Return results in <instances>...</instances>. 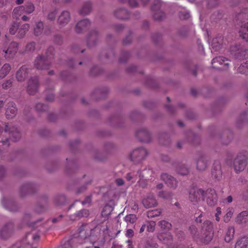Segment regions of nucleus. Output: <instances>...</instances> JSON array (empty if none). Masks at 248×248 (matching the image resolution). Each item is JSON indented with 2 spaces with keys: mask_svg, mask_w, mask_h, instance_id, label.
<instances>
[{
  "mask_svg": "<svg viewBox=\"0 0 248 248\" xmlns=\"http://www.w3.org/2000/svg\"><path fill=\"white\" fill-rule=\"evenodd\" d=\"M54 48L49 47L47 50L45 57L40 56L37 57L34 62L35 68L38 69H48L54 58Z\"/></svg>",
  "mask_w": 248,
  "mask_h": 248,
  "instance_id": "obj_1",
  "label": "nucleus"
},
{
  "mask_svg": "<svg viewBox=\"0 0 248 248\" xmlns=\"http://www.w3.org/2000/svg\"><path fill=\"white\" fill-rule=\"evenodd\" d=\"M115 16L119 19H126L129 18V14L128 11L123 8L118 9L114 12Z\"/></svg>",
  "mask_w": 248,
  "mask_h": 248,
  "instance_id": "obj_24",
  "label": "nucleus"
},
{
  "mask_svg": "<svg viewBox=\"0 0 248 248\" xmlns=\"http://www.w3.org/2000/svg\"><path fill=\"white\" fill-rule=\"evenodd\" d=\"M98 33L95 31H92L89 35L87 39V45L89 46L95 45L98 38Z\"/></svg>",
  "mask_w": 248,
  "mask_h": 248,
  "instance_id": "obj_28",
  "label": "nucleus"
},
{
  "mask_svg": "<svg viewBox=\"0 0 248 248\" xmlns=\"http://www.w3.org/2000/svg\"><path fill=\"white\" fill-rule=\"evenodd\" d=\"M248 153L246 151L240 153L235 158L233 167L236 172L238 173L243 171L247 165Z\"/></svg>",
  "mask_w": 248,
  "mask_h": 248,
  "instance_id": "obj_3",
  "label": "nucleus"
},
{
  "mask_svg": "<svg viewBox=\"0 0 248 248\" xmlns=\"http://www.w3.org/2000/svg\"><path fill=\"white\" fill-rule=\"evenodd\" d=\"M238 71L240 73L248 74V62L241 64L238 69Z\"/></svg>",
  "mask_w": 248,
  "mask_h": 248,
  "instance_id": "obj_47",
  "label": "nucleus"
},
{
  "mask_svg": "<svg viewBox=\"0 0 248 248\" xmlns=\"http://www.w3.org/2000/svg\"><path fill=\"white\" fill-rule=\"evenodd\" d=\"M24 9L23 8L21 7V6H18L17 7H16L13 12V16L14 17H15L16 19L19 18V17L23 14L24 13L23 11V10Z\"/></svg>",
  "mask_w": 248,
  "mask_h": 248,
  "instance_id": "obj_39",
  "label": "nucleus"
},
{
  "mask_svg": "<svg viewBox=\"0 0 248 248\" xmlns=\"http://www.w3.org/2000/svg\"><path fill=\"white\" fill-rule=\"evenodd\" d=\"M70 19V15L69 12L63 11L58 18V22L62 26L68 23Z\"/></svg>",
  "mask_w": 248,
  "mask_h": 248,
  "instance_id": "obj_20",
  "label": "nucleus"
},
{
  "mask_svg": "<svg viewBox=\"0 0 248 248\" xmlns=\"http://www.w3.org/2000/svg\"><path fill=\"white\" fill-rule=\"evenodd\" d=\"M31 69L28 65L22 66L16 73V78L19 82L24 81L29 75Z\"/></svg>",
  "mask_w": 248,
  "mask_h": 248,
  "instance_id": "obj_12",
  "label": "nucleus"
},
{
  "mask_svg": "<svg viewBox=\"0 0 248 248\" xmlns=\"http://www.w3.org/2000/svg\"><path fill=\"white\" fill-rule=\"evenodd\" d=\"M189 229L191 231L192 234L194 235V238H196V236L194 234L195 232H196V228L194 226H191L190 227Z\"/></svg>",
  "mask_w": 248,
  "mask_h": 248,
  "instance_id": "obj_63",
  "label": "nucleus"
},
{
  "mask_svg": "<svg viewBox=\"0 0 248 248\" xmlns=\"http://www.w3.org/2000/svg\"><path fill=\"white\" fill-rule=\"evenodd\" d=\"M161 177V179L165 182L168 186L174 188L177 186V182L174 177L167 173H163Z\"/></svg>",
  "mask_w": 248,
  "mask_h": 248,
  "instance_id": "obj_15",
  "label": "nucleus"
},
{
  "mask_svg": "<svg viewBox=\"0 0 248 248\" xmlns=\"http://www.w3.org/2000/svg\"><path fill=\"white\" fill-rule=\"evenodd\" d=\"M158 195L160 197L164 199H168L171 197L170 193L163 191L159 192Z\"/></svg>",
  "mask_w": 248,
  "mask_h": 248,
  "instance_id": "obj_54",
  "label": "nucleus"
},
{
  "mask_svg": "<svg viewBox=\"0 0 248 248\" xmlns=\"http://www.w3.org/2000/svg\"><path fill=\"white\" fill-rule=\"evenodd\" d=\"M35 43L33 42L28 43L26 47V52H32L35 49Z\"/></svg>",
  "mask_w": 248,
  "mask_h": 248,
  "instance_id": "obj_50",
  "label": "nucleus"
},
{
  "mask_svg": "<svg viewBox=\"0 0 248 248\" xmlns=\"http://www.w3.org/2000/svg\"><path fill=\"white\" fill-rule=\"evenodd\" d=\"M30 237L33 241V243L31 244V248H35L36 246H34V244L37 243L39 241L40 236L38 234H32L31 233L29 232L28 233L26 236V241L28 240Z\"/></svg>",
  "mask_w": 248,
  "mask_h": 248,
  "instance_id": "obj_34",
  "label": "nucleus"
},
{
  "mask_svg": "<svg viewBox=\"0 0 248 248\" xmlns=\"http://www.w3.org/2000/svg\"><path fill=\"white\" fill-rule=\"evenodd\" d=\"M240 36L246 41H248V22L243 23L239 30Z\"/></svg>",
  "mask_w": 248,
  "mask_h": 248,
  "instance_id": "obj_22",
  "label": "nucleus"
},
{
  "mask_svg": "<svg viewBox=\"0 0 248 248\" xmlns=\"http://www.w3.org/2000/svg\"><path fill=\"white\" fill-rule=\"evenodd\" d=\"M223 41V37L221 35H218L213 39L211 46L215 50H217L221 48Z\"/></svg>",
  "mask_w": 248,
  "mask_h": 248,
  "instance_id": "obj_25",
  "label": "nucleus"
},
{
  "mask_svg": "<svg viewBox=\"0 0 248 248\" xmlns=\"http://www.w3.org/2000/svg\"><path fill=\"white\" fill-rule=\"evenodd\" d=\"M91 10V3L88 1L84 3L79 13L81 15L88 14Z\"/></svg>",
  "mask_w": 248,
  "mask_h": 248,
  "instance_id": "obj_37",
  "label": "nucleus"
},
{
  "mask_svg": "<svg viewBox=\"0 0 248 248\" xmlns=\"http://www.w3.org/2000/svg\"><path fill=\"white\" fill-rule=\"evenodd\" d=\"M234 234V228L233 227H229L225 236V241L227 243L230 242L233 238Z\"/></svg>",
  "mask_w": 248,
  "mask_h": 248,
  "instance_id": "obj_35",
  "label": "nucleus"
},
{
  "mask_svg": "<svg viewBox=\"0 0 248 248\" xmlns=\"http://www.w3.org/2000/svg\"><path fill=\"white\" fill-rule=\"evenodd\" d=\"M124 220L127 223H134L137 220L136 216L134 214L128 215L125 217Z\"/></svg>",
  "mask_w": 248,
  "mask_h": 248,
  "instance_id": "obj_45",
  "label": "nucleus"
},
{
  "mask_svg": "<svg viewBox=\"0 0 248 248\" xmlns=\"http://www.w3.org/2000/svg\"><path fill=\"white\" fill-rule=\"evenodd\" d=\"M142 203L146 208H151L157 204L156 201L152 194L149 195L147 198L143 199Z\"/></svg>",
  "mask_w": 248,
  "mask_h": 248,
  "instance_id": "obj_18",
  "label": "nucleus"
},
{
  "mask_svg": "<svg viewBox=\"0 0 248 248\" xmlns=\"http://www.w3.org/2000/svg\"><path fill=\"white\" fill-rule=\"evenodd\" d=\"M235 221L238 224H246L248 221V211H244L239 213L235 218Z\"/></svg>",
  "mask_w": 248,
  "mask_h": 248,
  "instance_id": "obj_23",
  "label": "nucleus"
},
{
  "mask_svg": "<svg viewBox=\"0 0 248 248\" xmlns=\"http://www.w3.org/2000/svg\"><path fill=\"white\" fill-rule=\"evenodd\" d=\"M212 175L213 177L217 180L221 178L222 172L220 165H214L212 170Z\"/></svg>",
  "mask_w": 248,
  "mask_h": 248,
  "instance_id": "obj_31",
  "label": "nucleus"
},
{
  "mask_svg": "<svg viewBox=\"0 0 248 248\" xmlns=\"http://www.w3.org/2000/svg\"><path fill=\"white\" fill-rule=\"evenodd\" d=\"M19 27V23L14 22L11 25L9 29V32L12 35H14L17 33V30Z\"/></svg>",
  "mask_w": 248,
  "mask_h": 248,
  "instance_id": "obj_44",
  "label": "nucleus"
},
{
  "mask_svg": "<svg viewBox=\"0 0 248 248\" xmlns=\"http://www.w3.org/2000/svg\"><path fill=\"white\" fill-rule=\"evenodd\" d=\"M24 9L23 11L26 14H30L33 12L35 10V6L31 2H28L24 5L21 6Z\"/></svg>",
  "mask_w": 248,
  "mask_h": 248,
  "instance_id": "obj_33",
  "label": "nucleus"
},
{
  "mask_svg": "<svg viewBox=\"0 0 248 248\" xmlns=\"http://www.w3.org/2000/svg\"><path fill=\"white\" fill-rule=\"evenodd\" d=\"M18 49V44L16 42H12L8 48L6 46L2 47V52L4 53V57L8 60L14 58Z\"/></svg>",
  "mask_w": 248,
  "mask_h": 248,
  "instance_id": "obj_6",
  "label": "nucleus"
},
{
  "mask_svg": "<svg viewBox=\"0 0 248 248\" xmlns=\"http://www.w3.org/2000/svg\"><path fill=\"white\" fill-rule=\"evenodd\" d=\"M115 182L117 185L118 186H123L124 183V180L121 178L117 179L115 181Z\"/></svg>",
  "mask_w": 248,
  "mask_h": 248,
  "instance_id": "obj_59",
  "label": "nucleus"
},
{
  "mask_svg": "<svg viewBox=\"0 0 248 248\" xmlns=\"http://www.w3.org/2000/svg\"><path fill=\"white\" fill-rule=\"evenodd\" d=\"M90 25V22L87 19H84L79 21L75 27L77 33H81L88 28Z\"/></svg>",
  "mask_w": 248,
  "mask_h": 248,
  "instance_id": "obj_17",
  "label": "nucleus"
},
{
  "mask_svg": "<svg viewBox=\"0 0 248 248\" xmlns=\"http://www.w3.org/2000/svg\"><path fill=\"white\" fill-rule=\"evenodd\" d=\"M78 245L76 243H73L72 242V239L69 241L65 242L62 244L61 248H76Z\"/></svg>",
  "mask_w": 248,
  "mask_h": 248,
  "instance_id": "obj_43",
  "label": "nucleus"
},
{
  "mask_svg": "<svg viewBox=\"0 0 248 248\" xmlns=\"http://www.w3.org/2000/svg\"><path fill=\"white\" fill-rule=\"evenodd\" d=\"M136 136L142 142H148L151 140L150 134L145 128L138 130L136 132Z\"/></svg>",
  "mask_w": 248,
  "mask_h": 248,
  "instance_id": "obj_13",
  "label": "nucleus"
},
{
  "mask_svg": "<svg viewBox=\"0 0 248 248\" xmlns=\"http://www.w3.org/2000/svg\"><path fill=\"white\" fill-rule=\"evenodd\" d=\"M9 126L8 124L5 125V132H8L10 137L9 139H6L4 141H1L3 145H7V146L9 145V142L10 140L16 142L18 141L21 137L20 133L17 127H13L11 128L9 127Z\"/></svg>",
  "mask_w": 248,
  "mask_h": 248,
  "instance_id": "obj_4",
  "label": "nucleus"
},
{
  "mask_svg": "<svg viewBox=\"0 0 248 248\" xmlns=\"http://www.w3.org/2000/svg\"><path fill=\"white\" fill-rule=\"evenodd\" d=\"M234 248H248V237H243L238 239Z\"/></svg>",
  "mask_w": 248,
  "mask_h": 248,
  "instance_id": "obj_29",
  "label": "nucleus"
},
{
  "mask_svg": "<svg viewBox=\"0 0 248 248\" xmlns=\"http://www.w3.org/2000/svg\"><path fill=\"white\" fill-rule=\"evenodd\" d=\"M8 2V0H0V8L3 7Z\"/></svg>",
  "mask_w": 248,
  "mask_h": 248,
  "instance_id": "obj_62",
  "label": "nucleus"
},
{
  "mask_svg": "<svg viewBox=\"0 0 248 248\" xmlns=\"http://www.w3.org/2000/svg\"><path fill=\"white\" fill-rule=\"evenodd\" d=\"M13 79L5 80L2 84V87L4 89H7L10 88L13 83Z\"/></svg>",
  "mask_w": 248,
  "mask_h": 248,
  "instance_id": "obj_51",
  "label": "nucleus"
},
{
  "mask_svg": "<svg viewBox=\"0 0 248 248\" xmlns=\"http://www.w3.org/2000/svg\"><path fill=\"white\" fill-rule=\"evenodd\" d=\"M91 202V198L89 196L86 198L84 201L82 202V204L84 205L87 203H90Z\"/></svg>",
  "mask_w": 248,
  "mask_h": 248,
  "instance_id": "obj_60",
  "label": "nucleus"
},
{
  "mask_svg": "<svg viewBox=\"0 0 248 248\" xmlns=\"http://www.w3.org/2000/svg\"><path fill=\"white\" fill-rule=\"evenodd\" d=\"M11 70V67L10 64L5 63L0 69V78H4Z\"/></svg>",
  "mask_w": 248,
  "mask_h": 248,
  "instance_id": "obj_32",
  "label": "nucleus"
},
{
  "mask_svg": "<svg viewBox=\"0 0 248 248\" xmlns=\"http://www.w3.org/2000/svg\"><path fill=\"white\" fill-rule=\"evenodd\" d=\"M112 211L111 207L110 205H106L104 206L102 211V216L103 217H107L109 215Z\"/></svg>",
  "mask_w": 248,
  "mask_h": 248,
  "instance_id": "obj_46",
  "label": "nucleus"
},
{
  "mask_svg": "<svg viewBox=\"0 0 248 248\" xmlns=\"http://www.w3.org/2000/svg\"><path fill=\"white\" fill-rule=\"evenodd\" d=\"M213 225L210 221H205L202 229L201 235L198 237L201 242L207 244L213 239Z\"/></svg>",
  "mask_w": 248,
  "mask_h": 248,
  "instance_id": "obj_2",
  "label": "nucleus"
},
{
  "mask_svg": "<svg viewBox=\"0 0 248 248\" xmlns=\"http://www.w3.org/2000/svg\"><path fill=\"white\" fill-rule=\"evenodd\" d=\"M176 171L178 173L182 175H187L189 172L188 169L183 165L178 166L176 168Z\"/></svg>",
  "mask_w": 248,
  "mask_h": 248,
  "instance_id": "obj_38",
  "label": "nucleus"
},
{
  "mask_svg": "<svg viewBox=\"0 0 248 248\" xmlns=\"http://www.w3.org/2000/svg\"><path fill=\"white\" fill-rule=\"evenodd\" d=\"M233 213L231 211H229L226 215L224 216L223 217L224 221L226 223H227L229 222L232 216Z\"/></svg>",
  "mask_w": 248,
  "mask_h": 248,
  "instance_id": "obj_52",
  "label": "nucleus"
},
{
  "mask_svg": "<svg viewBox=\"0 0 248 248\" xmlns=\"http://www.w3.org/2000/svg\"><path fill=\"white\" fill-rule=\"evenodd\" d=\"M208 165L207 160L204 156H201L197 161V169L200 171L205 170Z\"/></svg>",
  "mask_w": 248,
  "mask_h": 248,
  "instance_id": "obj_26",
  "label": "nucleus"
},
{
  "mask_svg": "<svg viewBox=\"0 0 248 248\" xmlns=\"http://www.w3.org/2000/svg\"><path fill=\"white\" fill-rule=\"evenodd\" d=\"M161 209H160L150 210L147 212V216L148 218H153L159 216L161 214Z\"/></svg>",
  "mask_w": 248,
  "mask_h": 248,
  "instance_id": "obj_40",
  "label": "nucleus"
},
{
  "mask_svg": "<svg viewBox=\"0 0 248 248\" xmlns=\"http://www.w3.org/2000/svg\"><path fill=\"white\" fill-rule=\"evenodd\" d=\"M6 200L5 198H3L2 200V203L3 205V206H4V207L6 208V209H7L8 210H9L10 211H12V212L15 211L16 210H15V209H13L12 208H10V207H8L6 205Z\"/></svg>",
  "mask_w": 248,
  "mask_h": 248,
  "instance_id": "obj_58",
  "label": "nucleus"
},
{
  "mask_svg": "<svg viewBox=\"0 0 248 248\" xmlns=\"http://www.w3.org/2000/svg\"><path fill=\"white\" fill-rule=\"evenodd\" d=\"M147 155V150L143 148H139L134 150L130 155V159L134 162H140L145 158Z\"/></svg>",
  "mask_w": 248,
  "mask_h": 248,
  "instance_id": "obj_9",
  "label": "nucleus"
},
{
  "mask_svg": "<svg viewBox=\"0 0 248 248\" xmlns=\"http://www.w3.org/2000/svg\"><path fill=\"white\" fill-rule=\"evenodd\" d=\"M38 79L37 78H31L29 81L27 92L31 95H33L37 91Z\"/></svg>",
  "mask_w": 248,
  "mask_h": 248,
  "instance_id": "obj_14",
  "label": "nucleus"
},
{
  "mask_svg": "<svg viewBox=\"0 0 248 248\" xmlns=\"http://www.w3.org/2000/svg\"><path fill=\"white\" fill-rule=\"evenodd\" d=\"M44 29V24L42 22L39 21L36 23L34 28V34L36 36L41 35Z\"/></svg>",
  "mask_w": 248,
  "mask_h": 248,
  "instance_id": "obj_36",
  "label": "nucleus"
},
{
  "mask_svg": "<svg viewBox=\"0 0 248 248\" xmlns=\"http://www.w3.org/2000/svg\"><path fill=\"white\" fill-rule=\"evenodd\" d=\"M125 235L127 237H132L134 235V231L132 229H128L126 231Z\"/></svg>",
  "mask_w": 248,
  "mask_h": 248,
  "instance_id": "obj_57",
  "label": "nucleus"
},
{
  "mask_svg": "<svg viewBox=\"0 0 248 248\" xmlns=\"http://www.w3.org/2000/svg\"><path fill=\"white\" fill-rule=\"evenodd\" d=\"M57 14V11L56 9L50 11L48 14V18L51 20H54L55 19Z\"/></svg>",
  "mask_w": 248,
  "mask_h": 248,
  "instance_id": "obj_53",
  "label": "nucleus"
},
{
  "mask_svg": "<svg viewBox=\"0 0 248 248\" xmlns=\"http://www.w3.org/2000/svg\"><path fill=\"white\" fill-rule=\"evenodd\" d=\"M216 213L215 214V217H216V220L217 221H219L220 220V217H219V215H221V208L219 207H218L216 209Z\"/></svg>",
  "mask_w": 248,
  "mask_h": 248,
  "instance_id": "obj_56",
  "label": "nucleus"
},
{
  "mask_svg": "<svg viewBox=\"0 0 248 248\" xmlns=\"http://www.w3.org/2000/svg\"><path fill=\"white\" fill-rule=\"evenodd\" d=\"M5 173V168L3 166H0V177H2Z\"/></svg>",
  "mask_w": 248,
  "mask_h": 248,
  "instance_id": "obj_64",
  "label": "nucleus"
},
{
  "mask_svg": "<svg viewBox=\"0 0 248 248\" xmlns=\"http://www.w3.org/2000/svg\"><path fill=\"white\" fill-rule=\"evenodd\" d=\"M30 28V25L29 24H24L20 25L19 24V27L17 30V33L16 36L19 38H23L26 32L28 31Z\"/></svg>",
  "mask_w": 248,
  "mask_h": 248,
  "instance_id": "obj_27",
  "label": "nucleus"
},
{
  "mask_svg": "<svg viewBox=\"0 0 248 248\" xmlns=\"http://www.w3.org/2000/svg\"><path fill=\"white\" fill-rule=\"evenodd\" d=\"M89 211L86 209H82L76 212L74 216L71 217V219L77 220L82 217H86L89 216Z\"/></svg>",
  "mask_w": 248,
  "mask_h": 248,
  "instance_id": "obj_30",
  "label": "nucleus"
},
{
  "mask_svg": "<svg viewBox=\"0 0 248 248\" xmlns=\"http://www.w3.org/2000/svg\"><path fill=\"white\" fill-rule=\"evenodd\" d=\"M159 226L160 228L166 231L169 230L171 227V224L166 220H161L159 222Z\"/></svg>",
  "mask_w": 248,
  "mask_h": 248,
  "instance_id": "obj_41",
  "label": "nucleus"
},
{
  "mask_svg": "<svg viewBox=\"0 0 248 248\" xmlns=\"http://www.w3.org/2000/svg\"><path fill=\"white\" fill-rule=\"evenodd\" d=\"M229 60L225 57L219 56L214 58L212 61L213 68L219 70H227L229 67Z\"/></svg>",
  "mask_w": 248,
  "mask_h": 248,
  "instance_id": "obj_7",
  "label": "nucleus"
},
{
  "mask_svg": "<svg viewBox=\"0 0 248 248\" xmlns=\"http://www.w3.org/2000/svg\"><path fill=\"white\" fill-rule=\"evenodd\" d=\"M204 191L202 189L193 188L189 192V199L194 204L204 200Z\"/></svg>",
  "mask_w": 248,
  "mask_h": 248,
  "instance_id": "obj_8",
  "label": "nucleus"
},
{
  "mask_svg": "<svg viewBox=\"0 0 248 248\" xmlns=\"http://www.w3.org/2000/svg\"><path fill=\"white\" fill-rule=\"evenodd\" d=\"M16 108L15 104L13 102H9L6 110V116L7 119L13 118L16 114Z\"/></svg>",
  "mask_w": 248,
  "mask_h": 248,
  "instance_id": "obj_19",
  "label": "nucleus"
},
{
  "mask_svg": "<svg viewBox=\"0 0 248 248\" xmlns=\"http://www.w3.org/2000/svg\"><path fill=\"white\" fill-rule=\"evenodd\" d=\"M122 2H128L129 5L131 7H136L138 5V3L136 0H120Z\"/></svg>",
  "mask_w": 248,
  "mask_h": 248,
  "instance_id": "obj_55",
  "label": "nucleus"
},
{
  "mask_svg": "<svg viewBox=\"0 0 248 248\" xmlns=\"http://www.w3.org/2000/svg\"><path fill=\"white\" fill-rule=\"evenodd\" d=\"M47 106L42 103H38L35 106V109L38 111H46L47 109Z\"/></svg>",
  "mask_w": 248,
  "mask_h": 248,
  "instance_id": "obj_49",
  "label": "nucleus"
},
{
  "mask_svg": "<svg viewBox=\"0 0 248 248\" xmlns=\"http://www.w3.org/2000/svg\"><path fill=\"white\" fill-rule=\"evenodd\" d=\"M87 226L86 225H82L78 229V234L74 238L72 239L73 243H76L77 244H83L86 239L90 236V232L87 231Z\"/></svg>",
  "mask_w": 248,
  "mask_h": 248,
  "instance_id": "obj_5",
  "label": "nucleus"
},
{
  "mask_svg": "<svg viewBox=\"0 0 248 248\" xmlns=\"http://www.w3.org/2000/svg\"><path fill=\"white\" fill-rule=\"evenodd\" d=\"M159 239L160 240H162V239H163V243L168 244L172 241V237L170 234H163L159 236Z\"/></svg>",
  "mask_w": 248,
  "mask_h": 248,
  "instance_id": "obj_42",
  "label": "nucleus"
},
{
  "mask_svg": "<svg viewBox=\"0 0 248 248\" xmlns=\"http://www.w3.org/2000/svg\"><path fill=\"white\" fill-rule=\"evenodd\" d=\"M13 226L12 224L9 223L4 226L3 229L0 231V237L2 238H7L12 232Z\"/></svg>",
  "mask_w": 248,
  "mask_h": 248,
  "instance_id": "obj_21",
  "label": "nucleus"
},
{
  "mask_svg": "<svg viewBox=\"0 0 248 248\" xmlns=\"http://www.w3.org/2000/svg\"><path fill=\"white\" fill-rule=\"evenodd\" d=\"M205 198L207 203L211 206L215 205L218 200L216 191L212 188L208 189L204 192V199Z\"/></svg>",
  "mask_w": 248,
  "mask_h": 248,
  "instance_id": "obj_10",
  "label": "nucleus"
},
{
  "mask_svg": "<svg viewBox=\"0 0 248 248\" xmlns=\"http://www.w3.org/2000/svg\"><path fill=\"white\" fill-rule=\"evenodd\" d=\"M54 98V95L53 93H50L46 97V100L48 101H52Z\"/></svg>",
  "mask_w": 248,
  "mask_h": 248,
  "instance_id": "obj_61",
  "label": "nucleus"
},
{
  "mask_svg": "<svg viewBox=\"0 0 248 248\" xmlns=\"http://www.w3.org/2000/svg\"><path fill=\"white\" fill-rule=\"evenodd\" d=\"M138 177L139 178L140 180L142 179L144 177V173L142 175L139 170L136 172H130L126 174L125 178L127 181L131 183H134L137 181Z\"/></svg>",
  "mask_w": 248,
  "mask_h": 248,
  "instance_id": "obj_16",
  "label": "nucleus"
},
{
  "mask_svg": "<svg viewBox=\"0 0 248 248\" xmlns=\"http://www.w3.org/2000/svg\"><path fill=\"white\" fill-rule=\"evenodd\" d=\"M161 5V1L160 0H155L151 7L152 10L155 11L153 17L156 20H161L165 16L164 13L159 10Z\"/></svg>",
  "mask_w": 248,
  "mask_h": 248,
  "instance_id": "obj_11",
  "label": "nucleus"
},
{
  "mask_svg": "<svg viewBox=\"0 0 248 248\" xmlns=\"http://www.w3.org/2000/svg\"><path fill=\"white\" fill-rule=\"evenodd\" d=\"M156 223L155 221H148L147 222L146 228L148 232H153L155 229Z\"/></svg>",
  "mask_w": 248,
  "mask_h": 248,
  "instance_id": "obj_48",
  "label": "nucleus"
}]
</instances>
